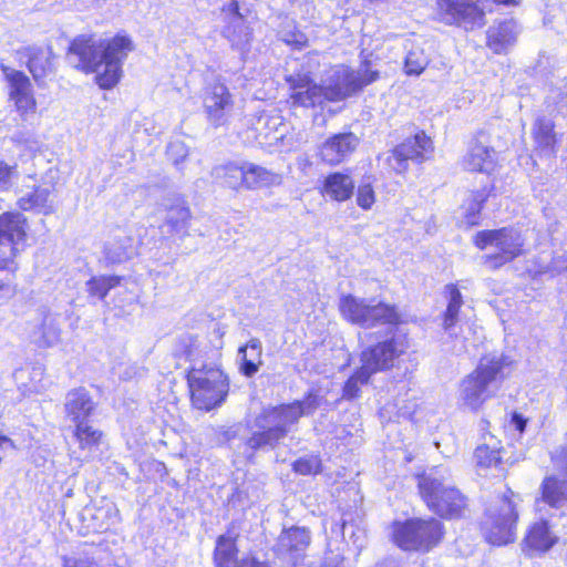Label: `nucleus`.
I'll use <instances>...</instances> for the list:
<instances>
[{
    "label": "nucleus",
    "mask_w": 567,
    "mask_h": 567,
    "mask_svg": "<svg viewBox=\"0 0 567 567\" xmlns=\"http://www.w3.org/2000/svg\"><path fill=\"white\" fill-rule=\"evenodd\" d=\"M338 310L341 318L352 326L365 329L381 326L393 328L360 353L361 363L374 374L399 367L403 358L410 353V334L398 329L405 320L396 305L384 299L367 300L347 293L340 297Z\"/></svg>",
    "instance_id": "1"
},
{
    "label": "nucleus",
    "mask_w": 567,
    "mask_h": 567,
    "mask_svg": "<svg viewBox=\"0 0 567 567\" xmlns=\"http://www.w3.org/2000/svg\"><path fill=\"white\" fill-rule=\"evenodd\" d=\"M134 49V42L126 33L100 41L94 34H79L70 41L66 54L78 59L76 70L84 74L96 73L94 81L100 89L111 90L120 82L122 64Z\"/></svg>",
    "instance_id": "2"
},
{
    "label": "nucleus",
    "mask_w": 567,
    "mask_h": 567,
    "mask_svg": "<svg viewBox=\"0 0 567 567\" xmlns=\"http://www.w3.org/2000/svg\"><path fill=\"white\" fill-rule=\"evenodd\" d=\"M380 78L377 70L355 72L344 69L334 74L329 85L318 84L309 73L286 76L288 84L287 103L290 107L313 109L324 102H340L363 91Z\"/></svg>",
    "instance_id": "3"
},
{
    "label": "nucleus",
    "mask_w": 567,
    "mask_h": 567,
    "mask_svg": "<svg viewBox=\"0 0 567 567\" xmlns=\"http://www.w3.org/2000/svg\"><path fill=\"white\" fill-rule=\"evenodd\" d=\"M414 478L420 499L442 522L462 520L470 515L471 499L456 485L427 470L417 472Z\"/></svg>",
    "instance_id": "4"
},
{
    "label": "nucleus",
    "mask_w": 567,
    "mask_h": 567,
    "mask_svg": "<svg viewBox=\"0 0 567 567\" xmlns=\"http://www.w3.org/2000/svg\"><path fill=\"white\" fill-rule=\"evenodd\" d=\"M318 406V395L313 391H308L302 400L264 409L258 419L275 424L252 433L249 439L250 446L255 450L267 445L275 446L287 436L290 424H296L303 415L313 413Z\"/></svg>",
    "instance_id": "5"
},
{
    "label": "nucleus",
    "mask_w": 567,
    "mask_h": 567,
    "mask_svg": "<svg viewBox=\"0 0 567 567\" xmlns=\"http://www.w3.org/2000/svg\"><path fill=\"white\" fill-rule=\"evenodd\" d=\"M445 537L446 527L435 516H414L392 523L391 540L403 551L431 553Z\"/></svg>",
    "instance_id": "6"
},
{
    "label": "nucleus",
    "mask_w": 567,
    "mask_h": 567,
    "mask_svg": "<svg viewBox=\"0 0 567 567\" xmlns=\"http://www.w3.org/2000/svg\"><path fill=\"white\" fill-rule=\"evenodd\" d=\"M193 408L209 412L220 406L229 393V378L219 364L190 367L185 374Z\"/></svg>",
    "instance_id": "7"
},
{
    "label": "nucleus",
    "mask_w": 567,
    "mask_h": 567,
    "mask_svg": "<svg viewBox=\"0 0 567 567\" xmlns=\"http://www.w3.org/2000/svg\"><path fill=\"white\" fill-rule=\"evenodd\" d=\"M472 244L481 251L492 246L497 249L482 257L483 265L492 271L501 269L526 254L523 234L512 226L478 230L472 237Z\"/></svg>",
    "instance_id": "8"
},
{
    "label": "nucleus",
    "mask_w": 567,
    "mask_h": 567,
    "mask_svg": "<svg viewBox=\"0 0 567 567\" xmlns=\"http://www.w3.org/2000/svg\"><path fill=\"white\" fill-rule=\"evenodd\" d=\"M505 365V360L496 357L488 359L485 363L480 362L461 381V399L463 404L472 411H478L493 396L488 391L489 384L504 380Z\"/></svg>",
    "instance_id": "9"
},
{
    "label": "nucleus",
    "mask_w": 567,
    "mask_h": 567,
    "mask_svg": "<svg viewBox=\"0 0 567 567\" xmlns=\"http://www.w3.org/2000/svg\"><path fill=\"white\" fill-rule=\"evenodd\" d=\"M519 514L514 501L504 495L499 504L485 512L481 525L485 542L492 546L501 547L515 542Z\"/></svg>",
    "instance_id": "10"
},
{
    "label": "nucleus",
    "mask_w": 567,
    "mask_h": 567,
    "mask_svg": "<svg viewBox=\"0 0 567 567\" xmlns=\"http://www.w3.org/2000/svg\"><path fill=\"white\" fill-rule=\"evenodd\" d=\"M29 221L21 212L0 213V251L9 249V256L0 259V271L16 279L18 266L14 259L28 247Z\"/></svg>",
    "instance_id": "11"
},
{
    "label": "nucleus",
    "mask_w": 567,
    "mask_h": 567,
    "mask_svg": "<svg viewBox=\"0 0 567 567\" xmlns=\"http://www.w3.org/2000/svg\"><path fill=\"white\" fill-rule=\"evenodd\" d=\"M433 153L432 137L424 130H417L390 151L385 159L386 168L391 174L405 176L410 169V161L422 164L430 159Z\"/></svg>",
    "instance_id": "12"
},
{
    "label": "nucleus",
    "mask_w": 567,
    "mask_h": 567,
    "mask_svg": "<svg viewBox=\"0 0 567 567\" xmlns=\"http://www.w3.org/2000/svg\"><path fill=\"white\" fill-rule=\"evenodd\" d=\"M202 103L206 120L213 127L229 124L235 99L224 81L216 79L208 83L203 90Z\"/></svg>",
    "instance_id": "13"
},
{
    "label": "nucleus",
    "mask_w": 567,
    "mask_h": 567,
    "mask_svg": "<svg viewBox=\"0 0 567 567\" xmlns=\"http://www.w3.org/2000/svg\"><path fill=\"white\" fill-rule=\"evenodd\" d=\"M8 89V100L14 111L25 121L37 113L38 102L29 75L21 70L1 66Z\"/></svg>",
    "instance_id": "14"
},
{
    "label": "nucleus",
    "mask_w": 567,
    "mask_h": 567,
    "mask_svg": "<svg viewBox=\"0 0 567 567\" xmlns=\"http://www.w3.org/2000/svg\"><path fill=\"white\" fill-rule=\"evenodd\" d=\"M312 543L309 527L292 525L284 527L277 537L274 551L288 561L290 567H305L307 550Z\"/></svg>",
    "instance_id": "15"
},
{
    "label": "nucleus",
    "mask_w": 567,
    "mask_h": 567,
    "mask_svg": "<svg viewBox=\"0 0 567 567\" xmlns=\"http://www.w3.org/2000/svg\"><path fill=\"white\" fill-rule=\"evenodd\" d=\"M506 449L501 440L491 435V442H483L476 445L472 460L475 472L484 477L507 476L512 463L506 457Z\"/></svg>",
    "instance_id": "16"
},
{
    "label": "nucleus",
    "mask_w": 567,
    "mask_h": 567,
    "mask_svg": "<svg viewBox=\"0 0 567 567\" xmlns=\"http://www.w3.org/2000/svg\"><path fill=\"white\" fill-rule=\"evenodd\" d=\"M238 539L239 535L233 526H229L225 534L217 536L213 550L214 567H269L252 554L239 558Z\"/></svg>",
    "instance_id": "17"
},
{
    "label": "nucleus",
    "mask_w": 567,
    "mask_h": 567,
    "mask_svg": "<svg viewBox=\"0 0 567 567\" xmlns=\"http://www.w3.org/2000/svg\"><path fill=\"white\" fill-rule=\"evenodd\" d=\"M484 136L486 134L483 130L472 136L466 153L461 159L465 172L492 175L498 167L496 151L493 146L484 143Z\"/></svg>",
    "instance_id": "18"
},
{
    "label": "nucleus",
    "mask_w": 567,
    "mask_h": 567,
    "mask_svg": "<svg viewBox=\"0 0 567 567\" xmlns=\"http://www.w3.org/2000/svg\"><path fill=\"white\" fill-rule=\"evenodd\" d=\"M558 536L554 533L550 523L540 518L528 525L520 542L522 553L527 558L540 557L558 544Z\"/></svg>",
    "instance_id": "19"
},
{
    "label": "nucleus",
    "mask_w": 567,
    "mask_h": 567,
    "mask_svg": "<svg viewBox=\"0 0 567 567\" xmlns=\"http://www.w3.org/2000/svg\"><path fill=\"white\" fill-rule=\"evenodd\" d=\"M440 14L446 24L456 27L483 24L485 11L478 0H436Z\"/></svg>",
    "instance_id": "20"
},
{
    "label": "nucleus",
    "mask_w": 567,
    "mask_h": 567,
    "mask_svg": "<svg viewBox=\"0 0 567 567\" xmlns=\"http://www.w3.org/2000/svg\"><path fill=\"white\" fill-rule=\"evenodd\" d=\"M359 137L353 132L330 135L318 147L319 161L330 167L342 164L359 146Z\"/></svg>",
    "instance_id": "21"
},
{
    "label": "nucleus",
    "mask_w": 567,
    "mask_h": 567,
    "mask_svg": "<svg viewBox=\"0 0 567 567\" xmlns=\"http://www.w3.org/2000/svg\"><path fill=\"white\" fill-rule=\"evenodd\" d=\"M17 54L24 60L32 80L39 85L54 71L55 54L50 44L25 45L20 48Z\"/></svg>",
    "instance_id": "22"
},
{
    "label": "nucleus",
    "mask_w": 567,
    "mask_h": 567,
    "mask_svg": "<svg viewBox=\"0 0 567 567\" xmlns=\"http://www.w3.org/2000/svg\"><path fill=\"white\" fill-rule=\"evenodd\" d=\"M355 183L349 173L330 172L318 186L319 194L332 202L344 203L354 194Z\"/></svg>",
    "instance_id": "23"
},
{
    "label": "nucleus",
    "mask_w": 567,
    "mask_h": 567,
    "mask_svg": "<svg viewBox=\"0 0 567 567\" xmlns=\"http://www.w3.org/2000/svg\"><path fill=\"white\" fill-rule=\"evenodd\" d=\"M555 128V122L545 116H539L534 121L532 138L534 142V151L539 157L556 156L559 138Z\"/></svg>",
    "instance_id": "24"
},
{
    "label": "nucleus",
    "mask_w": 567,
    "mask_h": 567,
    "mask_svg": "<svg viewBox=\"0 0 567 567\" xmlns=\"http://www.w3.org/2000/svg\"><path fill=\"white\" fill-rule=\"evenodd\" d=\"M192 219L190 206L183 196L173 198L165 208L164 225L171 235L187 236Z\"/></svg>",
    "instance_id": "25"
},
{
    "label": "nucleus",
    "mask_w": 567,
    "mask_h": 567,
    "mask_svg": "<svg viewBox=\"0 0 567 567\" xmlns=\"http://www.w3.org/2000/svg\"><path fill=\"white\" fill-rule=\"evenodd\" d=\"M517 39L514 20H502L486 31V47L497 55L507 54Z\"/></svg>",
    "instance_id": "26"
},
{
    "label": "nucleus",
    "mask_w": 567,
    "mask_h": 567,
    "mask_svg": "<svg viewBox=\"0 0 567 567\" xmlns=\"http://www.w3.org/2000/svg\"><path fill=\"white\" fill-rule=\"evenodd\" d=\"M495 192V184L484 185L481 189L472 190L470 196L464 200L463 223L467 229L477 227L483 220V209L488 198Z\"/></svg>",
    "instance_id": "27"
},
{
    "label": "nucleus",
    "mask_w": 567,
    "mask_h": 567,
    "mask_svg": "<svg viewBox=\"0 0 567 567\" xmlns=\"http://www.w3.org/2000/svg\"><path fill=\"white\" fill-rule=\"evenodd\" d=\"M563 476L547 475L540 483L542 501L550 508L558 509L567 504V466L561 465Z\"/></svg>",
    "instance_id": "28"
},
{
    "label": "nucleus",
    "mask_w": 567,
    "mask_h": 567,
    "mask_svg": "<svg viewBox=\"0 0 567 567\" xmlns=\"http://www.w3.org/2000/svg\"><path fill=\"white\" fill-rule=\"evenodd\" d=\"M95 410L96 403L85 388H75L69 392L64 412L72 423L87 420L95 413Z\"/></svg>",
    "instance_id": "29"
},
{
    "label": "nucleus",
    "mask_w": 567,
    "mask_h": 567,
    "mask_svg": "<svg viewBox=\"0 0 567 567\" xmlns=\"http://www.w3.org/2000/svg\"><path fill=\"white\" fill-rule=\"evenodd\" d=\"M72 436L81 451L97 450L105 441L103 430L95 427L89 419L74 422Z\"/></svg>",
    "instance_id": "30"
},
{
    "label": "nucleus",
    "mask_w": 567,
    "mask_h": 567,
    "mask_svg": "<svg viewBox=\"0 0 567 567\" xmlns=\"http://www.w3.org/2000/svg\"><path fill=\"white\" fill-rule=\"evenodd\" d=\"M17 207L21 212L37 210L49 215L54 212V206L51 200V190L37 185L32 187L31 192L18 198Z\"/></svg>",
    "instance_id": "31"
},
{
    "label": "nucleus",
    "mask_w": 567,
    "mask_h": 567,
    "mask_svg": "<svg viewBox=\"0 0 567 567\" xmlns=\"http://www.w3.org/2000/svg\"><path fill=\"white\" fill-rule=\"evenodd\" d=\"M241 355L239 370L247 378L252 377L262 364V347L258 339H250L245 346L239 348Z\"/></svg>",
    "instance_id": "32"
},
{
    "label": "nucleus",
    "mask_w": 567,
    "mask_h": 567,
    "mask_svg": "<svg viewBox=\"0 0 567 567\" xmlns=\"http://www.w3.org/2000/svg\"><path fill=\"white\" fill-rule=\"evenodd\" d=\"M244 189L252 190L275 183L277 175L254 163L243 162Z\"/></svg>",
    "instance_id": "33"
},
{
    "label": "nucleus",
    "mask_w": 567,
    "mask_h": 567,
    "mask_svg": "<svg viewBox=\"0 0 567 567\" xmlns=\"http://www.w3.org/2000/svg\"><path fill=\"white\" fill-rule=\"evenodd\" d=\"M374 373L363 363L357 368L344 381L341 392V399L353 401L361 396V388L370 382Z\"/></svg>",
    "instance_id": "34"
},
{
    "label": "nucleus",
    "mask_w": 567,
    "mask_h": 567,
    "mask_svg": "<svg viewBox=\"0 0 567 567\" xmlns=\"http://www.w3.org/2000/svg\"><path fill=\"white\" fill-rule=\"evenodd\" d=\"M124 279L118 275L93 276L86 281V291L90 297L104 300L112 289L122 285Z\"/></svg>",
    "instance_id": "35"
},
{
    "label": "nucleus",
    "mask_w": 567,
    "mask_h": 567,
    "mask_svg": "<svg viewBox=\"0 0 567 567\" xmlns=\"http://www.w3.org/2000/svg\"><path fill=\"white\" fill-rule=\"evenodd\" d=\"M445 292L449 297V302L443 312V327L450 329L454 327L457 321L463 306V297L456 284H447L445 286Z\"/></svg>",
    "instance_id": "36"
},
{
    "label": "nucleus",
    "mask_w": 567,
    "mask_h": 567,
    "mask_svg": "<svg viewBox=\"0 0 567 567\" xmlns=\"http://www.w3.org/2000/svg\"><path fill=\"white\" fill-rule=\"evenodd\" d=\"M291 471L300 476H317L323 471L322 458L319 454H308L291 463Z\"/></svg>",
    "instance_id": "37"
},
{
    "label": "nucleus",
    "mask_w": 567,
    "mask_h": 567,
    "mask_svg": "<svg viewBox=\"0 0 567 567\" xmlns=\"http://www.w3.org/2000/svg\"><path fill=\"white\" fill-rule=\"evenodd\" d=\"M243 163L228 162L220 167L221 184L235 192L244 189Z\"/></svg>",
    "instance_id": "38"
},
{
    "label": "nucleus",
    "mask_w": 567,
    "mask_h": 567,
    "mask_svg": "<svg viewBox=\"0 0 567 567\" xmlns=\"http://www.w3.org/2000/svg\"><path fill=\"white\" fill-rule=\"evenodd\" d=\"M198 348L199 342L197 336L187 334L181 337L177 341L174 357L190 362L195 359Z\"/></svg>",
    "instance_id": "39"
},
{
    "label": "nucleus",
    "mask_w": 567,
    "mask_h": 567,
    "mask_svg": "<svg viewBox=\"0 0 567 567\" xmlns=\"http://www.w3.org/2000/svg\"><path fill=\"white\" fill-rule=\"evenodd\" d=\"M377 196L374 186L371 182H361L357 188V205L369 210L375 203Z\"/></svg>",
    "instance_id": "40"
},
{
    "label": "nucleus",
    "mask_w": 567,
    "mask_h": 567,
    "mask_svg": "<svg viewBox=\"0 0 567 567\" xmlns=\"http://www.w3.org/2000/svg\"><path fill=\"white\" fill-rule=\"evenodd\" d=\"M426 60L424 58H420L419 54L414 51H410L404 61V71L408 75H420L426 68Z\"/></svg>",
    "instance_id": "41"
},
{
    "label": "nucleus",
    "mask_w": 567,
    "mask_h": 567,
    "mask_svg": "<svg viewBox=\"0 0 567 567\" xmlns=\"http://www.w3.org/2000/svg\"><path fill=\"white\" fill-rule=\"evenodd\" d=\"M18 175V165H9L4 161H0V187L8 186L12 178Z\"/></svg>",
    "instance_id": "42"
},
{
    "label": "nucleus",
    "mask_w": 567,
    "mask_h": 567,
    "mask_svg": "<svg viewBox=\"0 0 567 567\" xmlns=\"http://www.w3.org/2000/svg\"><path fill=\"white\" fill-rule=\"evenodd\" d=\"M511 424L514 426V429L518 432V433H524L525 430H526V425H527V419L524 417V415H522L520 413L518 412H513L511 414Z\"/></svg>",
    "instance_id": "43"
},
{
    "label": "nucleus",
    "mask_w": 567,
    "mask_h": 567,
    "mask_svg": "<svg viewBox=\"0 0 567 567\" xmlns=\"http://www.w3.org/2000/svg\"><path fill=\"white\" fill-rule=\"evenodd\" d=\"M13 281H14V279H12L8 275V272H6V277L4 278H0V295L9 292V291H13L14 292L16 289H14Z\"/></svg>",
    "instance_id": "44"
},
{
    "label": "nucleus",
    "mask_w": 567,
    "mask_h": 567,
    "mask_svg": "<svg viewBox=\"0 0 567 567\" xmlns=\"http://www.w3.org/2000/svg\"><path fill=\"white\" fill-rule=\"evenodd\" d=\"M320 567H343V558L334 557V558H324Z\"/></svg>",
    "instance_id": "45"
},
{
    "label": "nucleus",
    "mask_w": 567,
    "mask_h": 567,
    "mask_svg": "<svg viewBox=\"0 0 567 567\" xmlns=\"http://www.w3.org/2000/svg\"><path fill=\"white\" fill-rule=\"evenodd\" d=\"M228 9L229 11L237 16V17H241L240 14V6H239V2L237 0H231L228 4Z\"/></svg>",
    "instance_id": "46"
},
{
    "label": "nucleus",
    "mask_w": 567,
    "mask_h": 567,
    "mask_svg": "<svg viewBox=\"0 0 567 567\" xmlns=\"http://www.w3.org/2000/svg\"><path fill=\"white\" fill-rule=\"evenodd\" d=\"M188 156L187 150H185L184 154L181 156H171V161L174 166L178 167Z\"/></svg>",
    "instance_id": "47"
},
{
    "label": "nucleus",
    "mask_w": 567,
    "mask_h": 567,
    "mask_svg": "<svg viewBox=\"0 0 567 567\" xmlns=\"http://www.w3.org/2000/svg\"><path fill=\"white\" fill-rule=\"evenodd\" d=\"M496 6H517L519 0H492Z\"/></svg>",
    "instance_id": "48"
},
{
    "label": "nucleus",
    "mask_w": 567,
    "mask_h": 567,
    "mask_svg": "<svg viewBox=\"0 0 567 567\" xmlns=\"http://www.w3.org/2000/svg\"><path fill=\"white\" fill-rule=\"evenodd\" d=\"M3 443H12V441L7 435L0 434V445Z\"/></svg>",
    "instance_id": "49"
}]
</instances>
